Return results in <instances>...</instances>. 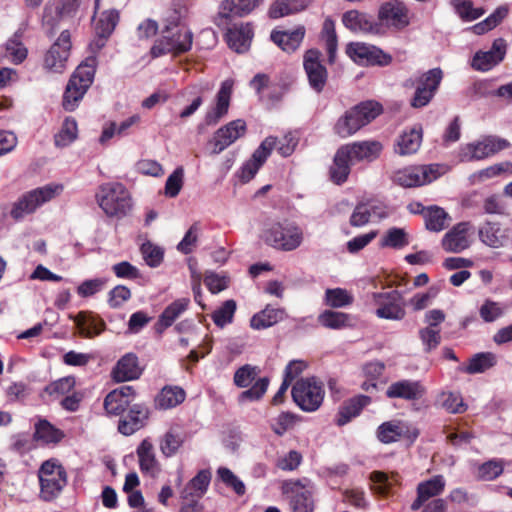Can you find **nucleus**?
<instances>
[{"instance_id":"obj_1","label":"nucleus","mask_w":512,"mask_h":512,"mask_svg":"<svg viewBox=\"0 0 512 512\" xmlns=\"http://www.w3.org/2000/svg\"><path fill=\"white\" fill-rule=\"evenodd\" d=\"M162 33L163 36L156 40L151 48L153 57L168 53L179 55L191 49L193 33L186 25L181 23V17L177 11H173L165 19Z\"/></svg>"},{"instance_id":"obj_2","label":"nucleus","mask_w":512,"mask_h":512,"mask_svg":"<svg viewBox=\"0 0 512 512\" xmlns=\"http://www.w3.org/2000/svg\"><path fill=\"white\" fill-rule=\"evenodd\" d=\"M100 208L108 217L122 218L132 209L129 191L120 183L100 186L96 195Z\"/></svg>"},{"instance_id":"obj_3","label":"nucleus","mask_w":512,"mask_h":512,"mask_svg":"<svg viewBox=\"0 0 512 512\" xmlns=\"http://www.w3.org/2000/svg\"><path fill=\"white\" fill-rule=\"evenodd\" d=\"M447 172L444 164L412 165L393 173L392 181L404 188H413L430 184Z\"/></svg>"},{"instance_id":"obj_4","label":"nucleus","mask_w":512,"mask_h":512,"mask_svg":"<svg viewBox=\"0 0 512 512\" xmlns=\"http://www.w3.org/2000/svg\"><path fill=\"white\" fill-rule=\"evenodd\" d=\"M64 186L59 183H49L25 193L14 204L11 216L18 220L36 211L41 205L59 196Z\"/></svg>"},{"instance_id":"obj_5","label":"nucleus","mask_w":512,"mask_h":512,"mask_svg":"<svg viewBox=\"0 0 512 512\" xmlns=\"http://www.w3.org/2000/svg\"><path fill=\"white\" fill-rule=\"evenodd\" d=\"M95 69L87 63L80 64L70 77L63 94L62 105L65 110H75L94 79Z\"/></svg>"},{"instance_id":"obj_6","label":"nucleus","mask_w":512,"mask_h":512,"mask_svg":"<svg viewBox=\"0 0 512 512\" xmlns=\"http://www.w3.org/2000/svg\"><path fill=\"white\" fill-rule=\"evenodd\" d=\"M303 238L302 229L288 221L274 223L264 232L265 242L282 251L295 250L301 245Z\"/></svg>"},{"instance_id":"obj_7","label":"nucleus","mask_w":512,"mask_h":512,"mask_svg":"<svg viewBox=\"0 0 512 512\" xmlns=\"http://www.w3.org/2000/svg\"><path fill=\"white\" fill-rule=\"evenodd\" d=\"M40 495L45 501L56 498L67 484V474L56 459L43 462L39 469Z\"/></svg>"},{"instance_id":"obj_8","label":"nucleus","mask_w":512,"mask_h":512,"mask_svg":"<svg viewBox=\"0 0 512 512\" xmlns=\"http://www.w3.org/2000/svg\"><path fill=\"white\" fill-rule=\"evenodd\" d=\"M509 147L507 140L494 136H486L481 140L461 146L459 158L462 162L486 159Z\"/></svg>"},{"instance_id":"obj_9","label":"nucleus","mask_w":512,"mask_h":512,"mask_svg":"<svg viewBox=\"0 0 512 512\" xmlns=\"http://www.w3.org/2000/svg\"><path fill=\"white\" fill-rule=\"evenodd\" d=\"M295 403L304 411H316L324 399L323 386L314 379H301L292 388Z\"/></svg>"},{"instance_id":"obj_10","label":"nucleus","mask_w":512,"mask_h":512,"mask_svg":"<svg viewBox=\"0 0 512 512\" xmlns=\"http://www.w3.org/2000/svg\"><path fill=\"white\" fill-rule=\"evenodd\" d=\"M442 79L443 71L439 67L423 73L417 80L415 93L410 101L411 106L422 108L428 105L439 89Z\"/></svg>"},{"instance_id":"obj_11","label":"nucleus","mask_w":512,"mask_h":512,"mask_svg":"<svg viewBox=\"0 0 512 512\" xmlns=\"http://www.w3.org/2000/svg\"><path fill=\"white\" fill-rule=\"evenodd\" d=\"M372 297L377 305V317L388 320H402L405 317V302L400 291L373 293Z\"/></svg>"},{"instance_id":"obj_12","label":"nucleus","mask_w":512,"mask_h":512,"mask_svg":"<svg viewBox=\"0 0 512 512\" xmlns=\"http://www.w3.org/2000/svg\"><path fill=\"white\" fill-rule=\"evenodd\" d=\"M70 49L71 35L68 30H64L47 51L44 58V68L52 73H62L66 69Z\"/></svg>"},{"instance_id":"obj_13","label":"nucleus","mask_w":512,"mask_h":512,"mask_svg":"<svg viewBox=\"0 0 512 512\" xmlns=\"http://www.w3.org/2000/svg\"><path fill=\"white\" fill-rule=\"evenodd\" d=\"M262 2L263 0H223L214 17V23L219 28H227L235 17L249 14Z\"/></svg>"},{"instance_id":"obj_14","label":"nucleus","mask_w":512,"mask_h":512,"mask_svg":"<svg viewBox=\"0 0 512 512\" xmlns=\"http://www.w3.org/2000/svg\"><path fill=\"white\" fill-rule=\"evenodd\" d=\"M474 226L469 221L455 224L442 238L441 245L446 252L460 253L471 245Z\"/></svg>"},{"instance_id":"obj_15","label":"nucleus","mask_w":512,"mask_h":512,"mask_svg":"<svg viewBox=\"0 0 512 512\" xmlns=\"http://www.w3.org/2000/svg\"><path fill=\"white\" fill-rule=\"evenodd\" d=\"M282 489L290 497V506L293 512H313L312 491L308 485L299 480H291L284 482Z\"/></svg>"},{"instance_id":"obj_16","label":"nucleus","mask_w":512,"mask_h":512,"mask_svg":"<svg viewBox=\"0 0 512 512\" xmlns=\"http://www.w3.org/2000/svg\"><path fill=\"white\" fill-rule=\"evenodd\" d=\"M234 82L227 79L222 82L219 91L216 94L215 103L211 105L205 114L204 124L206 126H216L224 118L230 106L231 95Z\"/></svg>"},{"instance_id":"obj_17","label":"nucleus","mask_w":512,"mask_h":512,"mask_svg":"<svg viewBox=\"0 0 512 512\" xmlns=\"http://www.w3.org/2000/svg\"><path fill=\"white\" fill-rule=\"evenodd\" d=\"M507 52V42L503 38L493 41L488 51H477L472 59L471 66L477 71L486 72L503 61Z\"/></svg>"},{"instance_id":"obj_18","label":"nucleus","mask_w":512,"mask_h":512,"mask_svg":"<svg viewBox=\"0 0 512 512\" xmlns=\"http://www.w3.org/2000/svg\"><path fill=\"white\" fill-rule=\"evenodd\" d=\"M321 53L318 50H308L303 59V66L310 87L316 92H321L327 82L328 73L320 60Z\"/></svg>"},{"instance_id":"obj_19","label":"nucleus","mask_w":512,"mask_h":512,"mask_svg":"<svg viewBox=\"0 0 512 512\" xmlns=\"http://www.w3.org/2000/svg\"><path fill=\"white\" fill-rule=\"evenodd\" d=\"M419 431L401 420H392L382 423L377 429V438L384 444L398 441L402 437L416 439Z\"/></svg>"},{"instance_id":"obj_20","label":"nucleus","mask_w":512,"mask_h":512,"mask_svg":"<svg viewBox=\"0 0 512 512\" xmlns=\"http://www.w3.org/2000/svg\"><path fill=\"white\" fill-rule=\"evenodd\" d=\"M445 486L446 481L442 475H435L428 480L419 482L416 487L417 496L411 503L410 509L418 511L430 499L438 498L444 492Z\"/></svg>"},{"instance_id":"obj_21","label":"nucleus","mask_w":512,"mask_h":512,"mask_svg":"<svg viewBox=\"0 0 512 512\" xmlns=\"http://www.w3.org/2000/svg\"><path fill=\"white\" fill-rule=\"evenodd\" d=\"M276 141L273 137H267L261 145L255 150L250 160H248L239 172V178L242 182H249L258 172L260 167L266 161L272 150L274 149Z\"/></svg>"},{"instance_id":"obj_22","label":"nucleus","mask_w":512,"mask_h":512,"mask_svg":"<svg viewBox=\"0 0 512 512\" xmlns=\"http://www.w3.org/2000/svg\"><path fill=\"white\" fill-rule=\"evenodd\" d=\"M354 62L364 66H387L392 57L374 45L354 42Z\"/></svg>"},{"instance_id":"obj_23","label":"nucleus","mask_w":512,"mask_h":512,"mask_svg":"<svg viewBox=\"0 0 512 512\" xmlns=\"http://www.w3.org/2000/svg\"><path fill=\"white\" fill-rule=\"evenodd\" d=\"M378 18L382 23L397 28H403L409 23L408 10L399 0L383 3L379 8Z\"/></svg>"},{"instance_id":"obj_24","label":"nucleus","mask_w":512,"mask_h":512,"mask_svg":"<svg viewBox=\"0 0 512 512\" xmlns=\"http://www.w3.org/2000/svg\"><path fill=\"white\" fill-rule=\"evenodd\" d=\"M226 30L225 38L228 46L237 53H244L249 50L253 38V29L249 23L230 25Z\"/></svg>"},{"instance_id":"obj_25","label":"nucleus","mask_w":512,"mask_h":512,"mask_svg":"<svg viewBox=\"0 0 512 512\" xmlns=\"http://www.w3.org/2000/svg\"><path fill=\"white\" fill-rule=\"evenodd\" d=\"M426 393L425 387L420 381L399 380L389 385L386 391L388 398H399L407 401L420 400Z\"/></svg>"},{"instance_id":"obj_26","label":"nucleus","mask_w":512,"mask_h":512,"mask_svg":"<svg viewBox=\"0 0 512 512\" xmlns=\"http://www.w3.org/2000/svg\"><path fill=\"white\" fill-rule=\"evenodd\" d=\"M351 159L352 146L344 145L337 150L329 170L330 179L333 183L340 185L348 179Z\"/></svg>"},{"instance_id":"obj_27","label":"nucleus","mask_w":512,"mask_h":512,"mask_svg":"<svg viewBox=\"0 0 512 512\" xmlns=\"http://www.w3.org/2000/svg\"><path fill=\"white\" fill-rule=\"evenodd\" d=\"M387 216L385 205L375 199L359 202L354 207V226L367 224L372 218L381 219Z\"/></svg>"},{"instance_id":"obj_28","label":"nucleus","mask_w":512,"mask_h":512,"mask_svg":"<svg viewBox=\"0 0 512 512\" xmlns=\"http://www.w3.org/2000/svg\"><path fill=\"white\" fill-rule=\"evenodd\" d=\"M134 398L131 386H122L111 391L104 400V408L108 414L119 415L123 413Z\"/></svg>"},{"instance_id":"obj_29","label":"nucleus","mask_w":512,"mask_h":512,"mask_svg":"<svg viewBox=\"0 0 512 512\" xmlns=\"http://www.w3.org/2000/svg\"><path fill=\"white\" fill-rule=\"evenodd\" d=\"M80 335L92 338L100 335L105 329V322L92 312L81 311L73 317Z\"/></svg>"},{"instance_id":"obj_30","label":"nucleus","mask_w":512,"mask_h":512,"mask_svg":"<svg viewBox=\"0 0 512 512\" xmlns=\"http://www.w3.org/2000/svg\"><path fill=\"white\" fill-rule=\"evenodd\" d=\"M139 467L142 473L156 476L160 471V465L156 459L154 446L149 439H144L137 447Z\"/></svg>"},{"instance_id":"obj_31","label":"nucleus","mask_w":512,"mask_h":512,"mask_svg":"<svg viewBox=\"0 0 512 512\" xmlns=\"http://www.w3.org/2000/svg\"><path fill=\"white\" fill-rule=\"evenodd\" d=\"M113 378L117 382H125L137 379L141 375V369L138 360L134 354L124 355L113 369Z\"/></svg>"},{"instance_id":"obj_32","label":"nucleus","mask_w":512,"mask_h":512,"mask_svg":"<svg viewBox=\"0 0 512 512\" xmlns=\"http://www.w3.org/2000/svg\"><path fill=\"white\" fill-rule=\"evenodd\" d=\"M286 318V312L281 308H274L267 305L262 311L253 315L250 326L253 329L261 330L269 328Z\"/></svg>"},{"instance_id":"obj_33","label":"nucleus","mask_w":512,"mask_h":512,"mask_svg":"<svg viewBox=\"0 0 512 512\" xmlns=\"http://www.w3.org/2000/svg\"><path fill=\"white\" fill-rule=\"evenodd\" d=\"M304 34V28L299 27L293 31H274L271 33V39L283 51L291 53L300 46Z\"/></svg>"},{"instance_id":"obj_34","label":"nucleus","mask_w":512,"mask_h":512,"mask_svg":"<svg viewBox=\"0 0 512 512\" xmlns=\"http://www.w3.org/2000/svg\"><path fill=\"white\" fill-rule=\"evenodd\" d=\"M147 417V410L139 405H135L131 408L127 417L120 420L118 430L123 435H132L143 427Z\"/></svg>"},{"instance_id":"obj_35","label":"nucleus","mask_w":512,"mask_h":512,"mask_svg":"<svg viewBox=\"0 0 512 512\" xmlns=\"http://www.w3.org/2000/svg\"><path fill=\"white\" fill-rule=\"evenodd\" d=\"M382 105L376 101H365L354 106V123L361 128L382 113Z\"/></svg>"},{"instance_id":"obj_36","label":"nucleus","mask_w":512,"mask_h":512,"mask_svg":"<svg viewBox=\"0 0 512 512\" xmlns=\"http://www.w3.org/2000/svg\"><path fill=\"white\" fill-rule=\"evenodd\" d=\"M118 19L119 14L116 10H108L102 13L95 26V33L99 37L96 42L98 48L104 46L105 40L115 29Z\"/></svg>"},{"instance_id":"obj_37","label":"nucleus","mask_w":512,"mask_h":512,"mask_svg":"<svg viewBox=\"0 0 512 512\" xmlns=\"http://www.w3.org/2000/svg\"><path fill=\"white\" fill-rule=\"evenodd\" d=\"M422 142V130H404L397 140L395 151L400 155H411L418 151Z\"/></svg>"},{"instance_id":"obj_38","label":"nucleus","mask_w":512,"mask_h":512,"mask_svg":"<svg viewBox=\"0 0 512 512\" xmlns=\"http://www.w3.org/2000/svg\"><path fill=\"white\" fill-rule=\"evenodd\" d=\"M185 391L177 386H166L157 395L155 402L160 409H170L185 400Z\"/></svg>"},{"instance_id":"obj_39","label":"nucleus","mask_w":512,"mask_h":512,"mask_svg":"<svg viewBox=\"0 0 512 512\" xmlns=\"http://www.w3.org/2000/svg\"><path fill=\"white\" fill-rule=\"evenodd\" d=\"M383 145L376 140L354 142V160L373 162L379 158Z\"/></svg>"},{"instance_id":"obj_40","label":"nucleus","mask_w":512,"mask_h":512,"mask_svg":"<svg viewBox=\"0 0 512 512\" xmlns=\"http://www.w3.org/2000/svg\"><path fill=\"white\" fill-rule=\"evenodd\" d=\"M189 298H180L168 305L159 317L158 325L163 329L170 327L189 306Z\"/></svg>"},{"instance_id":"obj_41","label":"nucleus","mask_w":512,"mask_h":512,"mask_svg":"<svg viewBox=\"0 0 512 512\" xmlns=\"http://www.w3.org/2000/svg\"><path fill=\"white\" fill-rule=\"evenodd\" d=\"M307 7V0H277L269 8L271 18H280L300 12Z\"/></svg>"},{"instance_id":"obj_42","label":"nucleus","mask_w":512,"mask_h":512,"mask_svg":"<svg viewBox=\"0 0 512 512\" xmlns=\"http://www.w3.org/2000/svg\"><path fill=\"white\" fill-rule=\"evenodd\" d=\"M448 213L441 207L432 205L424 214L425 227L432 232H440L448 226Z\"/></svg>"},{"instance_id":"obj_43","label":"nucleus","mask_w":512,"mask_h":512,"mask_svg":"<svg viewBox=\"0 0 512 512\" xmlns=\"http://www.w3.org/2000/svg\"><path fill=\"white\" fill-rule=\"evenodd\" d=\"M242 136L240 130H216L208 142L212 153L218 154Z\"/></svg>"},{"instance_id":"obj_44","label":"nucleus","mask_w":512,"mask_h":512,"mask_svg":"<svg viewBox=\"0 0 512 512\" xmlns=\"http://www.w3.org/2000/svg\"><path fill=\"white\" fill-rule=\"evenodd\" d=\"M505 460L494 458L480 464L477 468L476 478L479 481H493L504 472Z\"/></svg>"},{"instance_id":"obj_45","label":"nucleus","mask_w":512,"mask_h":512,"mask_svg":"<svg viewBox=\"0 0 512 512\" xmlns=\"http://www.w3.org/2000/svg\"><path fill=\"white\" fill-rule=\"evenodd\" d=\"M497 363L495 354L492 352H481L475 354L470 360L465 371L468 374L483 373L494 367Z\"/></svg>"},{"instance_id":"obj_46","label":"nucleus","mask_w":512,"mask_h":512,"mask_svg":"<svg viewBox=\"0 0 512 512\" xmlns=\"http://www.w3.org/2000/svg\"><path fill=\"white\" fill-rule=\"evenodd\" d=\"M64 434L59 429L55 428L46 420H40L35 425L34 437L41 440L43 443H56L63 438Z\"/></svg>"},{"instance_id":"obj_47","label":"nucleus","mask_w":512,"mask_h":512,"mask_svg":"<svg viewBox=\"0 0 512 512\" xmlns=\"http://www.w3.org/2000/svg\"><path fill=\"white\" fill-rule=\"evenodd\" d=\"M183 444L182 435L174 429L167 431L162 437L159 447L165 457L175 455Z\"/></svg>"},{"instance_id":"obj_48","label":"nucleus","mask_w":512,"mask_h":512,"mask_svg":"<svg viewBox=\"0 0 512 512\" xmlns=\"http://www.w3.org/2000/svg\"><path fill=\"white\" fill-rule=\"evenodd\" d=\"M409 244V237L403 228L392 227L387 230L385 236L381 239L382 247L401 249Z\"/></svg>"},{"instance_id":"obj_49","label":"nucleus","mask_w":512,"mask_h":512,"mask_svg":"<svg viewBox=\"0 0 512 512\" xmlns=\"http://www.w3.org/2000/svg\"><path fill=\"white\" fill-rule=\"evenodd\" d=\"M350 316L342 312L325 310L318 316V322L329 329H341L348 326Z\"/></svg>"},{"instance_id":"obj_50","label":"nucleus","mask_w":512,"mask_h":512,"mask_svg":"<svg viewBox=\"0 0 512 512\" xmlns=\"http://www.w3.org/2000/svg\"><path fill=\"white\" fill-rule=\"evenodd\" d=\"M236 302L232 299L226 300L219 308H217L211 315L213 322L216 326L223 328L233 321L236 311Z\"/></svg>"},{"instance_id":"obj_51","label":"nucleus","mask_w":512,"mask_h":512,"mask_svg":"<svg viewBox=\"0 0 512 512\" xmlns=\"http://www.w3.org/2000/svg\"><path fill=\"white\" fill-rule=\"evenodd\" d=\"M321 37L322 40L325 41L329 62L333 63L337 48V37L335 32V24L330 18H326L323 23Z\"/></svg>"},{"instance_id":"obj_52","label":"nucleus","mask_w":512,"mask_h":512,"mask_svg":"<svg viewBox=\"0 0 512 512\" xmlns=\"http://www.w3.org/2000/svg\"><path fill=\"white\" fill-rule=\"evenodd\" d=\"M500 232L499 225L497 223L486 222L479 229L480 240L489 247L498 248L502 245V242L498 236Z\"/></svg>"},{"instance_id":"obj_53","label":"nucleus","mask_w":512,"mask_h":512,"mask_svg":"<svg viewBox=\"0 0 512 512\" xmlns=\"http://www.w3.org/2000/svg\"><path fill=\"white\" fill-rule=\"evenodd\" d=\"M350 301V294L342 288L327 289L325 291L324 303L329 307L342 308L348 305Z\"/></svg>"},{"instance_id":"obj_54","label":"nucleus","mask_w":512,"mask_h":512,"mask_svg":"<svg viewBox=\"0 0 512 512\" xmlns=\"http://www.w3.org/2000/svg\"><path fill=\"white\" fill-rule=\"evenodd\" d=\"M504 314V309L499 302L486 299L479 308V315L486 323L496 321Z\"/></svg>"},{"instance_id":"obj_55","label":"nucleus","mask_w":512,"mask_h":512,"mask_svg":"<svg viewBox=\"0 0 512 512\" xmlns=\"http://www.w3.org/2000/svg\"><path fill=\"white\" fill-rule=\"evenodd\" d=\"M359 29L365 33H377L380 25L372 15L354 10V31Z\"/></svg>"},{"instance_id":"obj_56","label":"nucleus","mask_w":512,"mask_h":512,"mask_svg":"<svg viewBox=\"0 0 512 512\" xmlns=\"http://www.w3.org/2000/svg\"><path fill=\"white\" fill-rule=\"evenodd\" d=\"M442 399L443 407L450 413H464L467 409L460 393L444 392L442 393Z\"/></svg>"},{"instance_id":"obj_57","label":"nucleus","mask_w":512,"mask_h":512,"mask_svg":"<svg viewBox=\"0 0 512 512\" xmlns=\"http://www.w3.org/2000/svg\"><path fill=\"white\" fill-rule=\"evenodd\" d=\"M258 369L255 366L246 364L236 370L234 374V384L238 387H248L257 377Z\"/></svg>"},{"instance_id":"obj_58","label":"nucleus","mask_w":512,"mask_h":512,"mask_svg":"<svg viewBox=\"0 0 512 512\" xmlns=\"http://www.w3.org/2000/svg\"><path fill=\"white\" fill-rule=\"evenodd\" d=\"M419 337L424 345L425 352L436 349L441 342L440 330L432 327L420 329Z\"/></svg>"},{"instance_id":"obj_59","label":"nucleus","mask_w":512,"mask_h":512,"mask_svg":"<svg viewBox=\"0 0 512 512\" xmlns=\"http://www.w3.org/2000/svg\"><path fill=\"white\" fill-rule=\"evenodd\" d=\"M141 253L143 259L150 267H157L163 260V250L151 242L142 244Z\"/></svg>"},{"instance_id":"obj_60","label":"nucleus","mask_w":512,"mask_h":512,"mask_svg":"<svg viewBox=\"0 0 512 512\" xmlns=\"http://www.w3.org/2000/svg\"><path fill=\"white\" fill-rule=\"evenodd\" d=\"M6 52L11 61L16 64L21 63L27 57V49L17 37L7 41Z\"/></svg>"},{"instance_id":"obj_61","label":"nucleus","mask_w":512,"mask_h":512,"mask_svg":"<svg viewBox=\"0 0 512 512\" xmlns=\"http://www.w3.org/2000/svg\"><path fill=\"white\" fill-rule=\"evenodd\" d=\"M199 226L198 224H193L186 234L184 235L183 239L178 243L177 249L183 254H189L193 251V249L196 247L197 241H198V235H199Z\"/></svg>"},{"instance_id":"obj_62","label":"nucleus","mask_w":512,"mask_h":512,"mask_svg":"<svg viewBox=\"0 0 512 512\" xmlns=\"http://www.w3.org/2000/svg\"><path fill=\"white\" fill-rule=\"evenodd\" d=\"M105 285L106 280L103 278L85 280L77 287V293L83 298L90 297L102 291Z\"/></svg>"},{"instance_id":"obj_63","label":"nucleus","mask_w":512,"mask_h":512,"mask_svg":"<svg viewBox=\"0 0 512 512\" xmlns=\"http://www.w3.org/2000/svg\"><path fill=\"white\" fill-rule=\"evenodd\" d=\"M268 385L269 379L267 377L258 379L250 389L245 390L241 393L240 400H259L267 391Z\"/></svg>"},{"instance_id":"obj_64","label":"nucleus","mask_w":512,"mask_h":512,"mask_svg":"<svg viewBox=\"0 0 512 512\" xmlns=\"http://www.w3.org/2000/svg\"><path fill=\"white\" fill-rule=\"evenodd\" d=\"M295 423V416L289 412L279 414L271 425L272 430L279 436L284 435Z\"/></svg>"}]
</instances>
